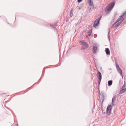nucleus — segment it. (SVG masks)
<instances>
[{
  "mask_svg": "<svg viewBox=\"0 0 126 126\" xmlns=\"http://www.w3.org/2000/svg\"><path fill=\"white\" fill-rule=\"evenodd\" d=\"M126 14V11L124 12L122 16H120V18H119L117 21L115 22L112 25V26L115 28L121 24L123 21L124 20V18L123 17Z\"/></svg>",
  "mask_w": 126,
  "mask_h": 126,
  "instance_id": "f257e3e1",
  "label": "nucleus"
},
{
  "mask_svg": "<svg viewBox=\"0 0 126 126\" xmlns=\"http://www.w3.org/2000/svg\"><path fill=\"white\" fill-rule=\"evenodd\" d=\"M115 5V2H113L110 3L109 4V7L107 8V9H106V11L107 12H109L111 10Z\"/></svg>",
  "mask_w": 126,
  "mask_h": 126,
  "instance_id": "f03ea898",
  "label": "nucleus"
},
{
  "mask_svg": "<svg viewBox=\"0 0 126 126\" xmlns=\"http://www.w3.org/2000/svg\"><path fill=\"white\" fill-rule=\"evenodd\" d=\"M80 42L81 43L82 45L81 49H87L88 47V45L86 42L81 41Z\"/></svg>",
  "mask_w": 126,
  "mask_h": 126,
  "instance_id": "7ed1b4c3",
  "label": "nucleus"
},
{
  "mask_svg": "<svg viewBox=\"0 0 126 126\" xmlns=\"http://www.w3.org/2000/svg\"><path fill=\"white\" fill-rule=\"evenodd\" d=\"M112 106L111 104L108 105L106 109V113L107 115H109L111 113L112 110Z\"/></svg>",
  "mask_w": 126,
  "mask_h": 126,
  "instance_id": "20e7f679",
  "label": "nucleus"
},
{
  "mask_svg": "<svg viewBox=\"0 0 126 126\" xmlns=\"http://www.w3.org/2000/svg\"><path fill=\"white\" fill-rule=\"evenodd\" d=\"M102 16H101L99 18L96 19L94 22L93 24V26L95 27H97L99 24L100 21L101 20Z\"/></svg>",
  "mask_w": 126,
  "mask_h": 126,
  "instance_id": "39448f33",
  "label": "nucleus"
},
{
  "mask_svg": "<svg viewBox=\"0 0 126 126\" xmlns=\"http://www.w3.org/2000/svg\"><path fill=\"white\" fill-rule=\"evenodd\" d=\"M97 44L96 43H95L93 45V51L94 53H95L97 52Z\"/></svg>",
  "mask_w": 126,
  "mask_h": 126,
  "instance_id": "423d86ee",
  "label": "nucleus"
},
{
  "mask_svg": "<svg viewBox=\"0 0 126 126\" xmlns=\"http://www.w3.org/2000/svg\"><path fill=\"white\" fill-rule=\"evenodd\" d=\"M126 85L124 84L122 87V89L120 91V92L121 93H124L126 90V88H125Z\"/></svg>",
  "mask_w": 126,
  "mask_h": 126,
  "instance_id": "0eeeda50",
  "label": "nucleus"
},
{
  "mask_svg": "<svg viewBox=\"0 0 126 126\" xmlns=\"http://www.w3.org/2000/svg\"><path fill=\"white\" fill-rule=\"evenodd\" d=\"M97 76L98 77L99 79H102L101 74L99 71H98Z\"/></svg>",
  "mask_w": 126,
  "mask_h": 126,
  "instance_id": "6e6552de",
  "label": "nucleus"
},
{
  "mask_svg": "<svg viewBox=\"0 0 126 126\" xmlns=\"http://www.w3.org/2000/svg\"><path fill=\"white\" fill-rule=\"evenodd\" d=\"M89 5L92 6L93 5V3L92 0H87Z\"/></svg>",
  "mask_w": 126,
  "mask_h": 126,
  "instance_id": "1a4fd4ad",
  "label": "nucleus"
},
{
  "mask_svg": "<svg viewBox=\"0 0 126 126\" xmlns=\"http://www.w3.org/2000/svg\"><path fill=\"white\" fill-rule=\"evenodd\" d=\"M105 52H106V54L107 55H110V51L109 48H106L105 49Z\"/></svg>",
  "mask_w": 126,
  "mask_h": 126,
  "instance_id": "9d476101",
  "label": "nucleus"
},
{
  "mask_svg": "<svg viewBox=\"0 0 126 126\" xmlns=\"http://www.w3.org/2000/svg\"><path fill=\"white\" fill-rule=\"evenodd\" d=\"M116 96H114L112 98V105L113 106H114L115 105V100Z\"/></svg>",
  "mask_w": 126,
  "mask_h": 126,
  "instance_id": "9b49d317",
  "label": "nucleus"
},
{
  "mask_svg": "<svg viewBox=\"0 0 126 126\" xmlns=\"http://www.w3.org/2000/svg\"><path fill=\"white\" fill-rule=\"evenodd\" d=\"M92 29H90L88 31L87 33L88 34V35L90 36L91 35L92 31Z\"/></svg>",
  "mask_w": 126,
  "mask_h": 126,
  "instance_id": "f8f14e48",
  "label": "nucleus"
},
{
  "mask_svg": "<svg viewBox=\"0 0 126 126\" xmlns=\"http://www.w3.org/2000/svg\"><path fill=\"white\" fill-rule=\"evenodd\" d=\"M117 70L118 72L119 73V74L121 75H122V73L121 69L120 68L118 69H117Z\"/></svg>",
  "mask_w": 126,
  "mask_h": 126,
  "instance_id": "ddd939ff",
  "label": "nucleus"
},
{
  "mask_svg": "<svg viewBox=\"0 0 126 126\" xmlns=\"http://www.w3.org/2000/svg\"><path fill=\"white\" fill-rule=\"evenodd\" d=\"M113 81L112 80H109L108 82V84L109 86H111L112 83Z\"/></svg>",
  "mask_w": 126,
  "mask_h": 126,
  "instance_id": "4468645a",
  "label": "nucleus"
},
{
  "mask_svg": "<svg viewBox=\"0 0 126 126\" xmlns=\"http://www.w3.org/2000/svg\"><path fill=\"white\" fill-rule=\"evenodd\" d=\"M105 94L104 93H103L101 95V99L102 102L103 101L104 99Z\"/></svg>",
  "mask_w": 126,
  "mask_h": 126,
  "instance_id": "2eb2a0df",
  "label": "nucleus"
},
{
  "mask_svg": "<svg viewBox=\"0 0 126 126\" xmlns=\"http://www.w3.org/2000/svg\"><path fill=\"white\" fill-rule=\"evenodd\" d=\"M73 9H72L71 10L70 12V17H72L73 16Z\"/></svg>",
  "mask_w": 126,
  "mask_h": 126,
  "instance_id": "dca6fc26",
  "label": "nucleus"
},
{
  "mask_svg": "<svg viewBox=\"0 0 126 126\" xmlns=\"http://www.w3.org/2000/svg\"><path fill=\"white\" fill-rule=\"evenodd\" d=\"M110 30H109V31L108 32V39H109V40H110Z\"/></svg>",
  "mask_w": 126,
  "mask_h": 126,
  "instance_id": "f3484780",
  "label": "nucleus"
},
{
  "mask_svg": "<svg viewBox=\"0 0 126 126\" xmlns=\"http://www.w3.org/2000/svg\"><path fill=\"white\" fill-rule=\"evenodd\" d=\"M50 26H51L52 27L54 28H55L56 27V26L55 25H54V24H51L50 25Z\"/></svg>",
  "mask_w": 126,
  "mask_h": 126,
  "instance_id": "a211bd4d",
  "label": "nucleus"
},
{
  "mask_svg": "<svg viewBox=\"0 0 126 126\" xmlns=\"http://www.w3.org/2000/svg\"><path fill=\"white\" fill-rule=\"evenodd\" d=\"M101 79H99V80L98 81V85H99L100 84V82L101 81Z\"/></svg>",
  "mask_w": 126,
  "mask_h": 126,
  "instance_id": "6ab92c4d",
  "label": "nucleus"
},
{
  "mask_svg": "<svg viewBox=\"0 0 126 126\" xmlns=\"http://www.w3.org/2000/svg\"><path fill=\"white\" fill-rule=\"evenodd\" d=\"M116 67L117 69L120 68L118 64L116 65Z\"/></svg>",
  "mask_w": 126,
  "mask_h": 126,
  "instance_id": "aec40b11",
  "label": "nucleus"
},
{
  "mask_svg": "<svg viewBox=\"0 0 126 126\" xmlns=\"http://www.w3.org/2000/svg\"><path fill=\"white\" fill-rule=\"evenodd\" d=\"M82 1V0H77V1L78 3L81 2Z\"/></svg>",
  "mask_w": 126,
  "mask_h": 126,
  "instance_id": "412c9836",
  "label": "nucleus"
},
{
  "mask_svg": "<svg viewBox=\"0 0 126 126\" xmlns=\"http://www.w3.org/2000/svg\"><path fill=\"white\" fill-rule=\"evenodd\" d=\"M44 71H45V70H44V69H43V71L42 75L43 74V73L44 72Z\"/></svg>",
  "mask_w": 126,
  "mask_h": 126,
  "instance_id": "4be33fe9",
  "label": "nucleus"
},
{
  "mask_svg": "<svg viewBox=\"0 0 126 126\" xmlns=\"http://www.w3.org/2000/svg\"><path fill=\"white\" fill-rule=\"evenodd\" d=\"M54 25H55L56 27L58 26V25H57V23L55 24Z\"/></svg>",
  "mask_w": 126,
  "mask_h": 126,
  "instance_id": "5701e85b",
  "label": "nucleus"
},
{
  "mask_svg": "<svg viewBox=\"0 0 126 126\" xmlns=\"http://www.w3.org/2000/svg\"><path fill=\"white\" fill-rule=\"evenodd\" d=\"M5 107H6L7 108V109H9V110H10V109L8 108L7 107H6L5 105Z\"/></svg>",
  "mask_w": 126,
  "mask_h": 126,
  "instance_id": "b1692460",
  "label": "nucleus"
},
{
  "mask_svg": "<svg viewBox=\"0 0 126 126\" xmlns=\"http://www.w3.org/2000/svg\"><path fill=\"white\" fill-rule=\"evenodd\" d=\"M81 7H79V10H80L81 9Z\"/></svg>",
  "mask_w": 126,
  "mask_h": 126,
  "instance_id": "393cba45",
  "label": "nucleus"
},
{
  "mask_svg": "<svg viewBox=\"0 0 126 126\" xmlns=\"http://www.w3.org/2000/svg\"><path fill=\"white\" fill-rule=\"evenodd\" d=\"M102 103H103V102H102L101 103V105H102Z\"/></svg>",
  "mask_w": 126,
  "mask_h": 126,
  "instance_id": "a878e982",
  "label": "nucleus"
},
{
  "mask_svg": "<svg viewBox=\"0 0 126 126\" xmlns=\"http://www.w3.org/2000/svg\"><path fill=\"white\" fill-rule=\"evenodd\" d=\"M79 23V24L80 23H79V21H78V22L77 23V24H78Z\"/></svg>",
  "mask_w": 126,
  "mask_h": 126,
  "instance_id": "bb28decb",
  "label": "nucleus"
},
{
  "mask_svg": "<svg viewBox=\"0 0 126 126\" xmlns=\"http://www.w3.org/2000/svg\"><path fill=\"white\" fill-rule=\"evenodd\" d=\"M36 83H37V84H38V82H36V83H35V84H36Z\"/></svg>",
  "mask_w": 126,
  "mask_h": 126,
  "instance_id": "cd10ccee",
  "label": "nucleus"
}]
</instances>
